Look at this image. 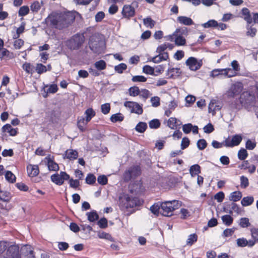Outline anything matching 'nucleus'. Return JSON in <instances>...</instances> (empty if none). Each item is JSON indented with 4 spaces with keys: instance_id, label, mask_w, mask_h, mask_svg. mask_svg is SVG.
<instances>
[{
    "instance_id": "6",
    "label": "nucleus",
    "mask_w": 258,
    "mask_h": 258,
    "mask_svg": "<svg viewBox=\"0 0 258 258\" xmlns=\"http://www.w3.org/2000/svg\"><path fill=\"white\" fill-rule=\"evenodd\" d=\"M84 39L83 35L76 34L67 41V46L71 50H77L83 44Z\"/></svg>"
},
{
    "instance_id": "46",
    "label": "nucleus",
    "mask_w": 258,
    "mask_h": 258,
    "mask_svg": "<svg viewBox=\"0 0 258 258\" xmlns=\"http://www.w3.org/2000/svg\"><path fill=\"white\" fill-rule=\"evenodd\" d=\"M30 11L29 8L27 6L21 7L18 12V15L20 17H23L27 15Z\"/></svg>"
},
{
    "instance_id": "39",
    "label": "nucleus",
    "mask_w": 258,
    "mask_h": 258,
    "mask_svg": "<svg viewBox=\"0 0 258 258\" xmlns=\"http://www.w3.org/2000/svg\"><path fill=\"white\" fill-rule=\"evenodd\" d=\"M198 240V236L196 234H190L186 240V245L191 246Z\"/></svg>"
},
{
    "instance_id": "53",
    "label": "nucleus",
    "mask_w": 258,
    "mask_h": 258,
    "mask_svg": "<svg viewBox=\"0 0 258 258\" xmlns=\"http://www.w3.org/2000/svg\"><path fill=\"white\" fill-rule=\"evenodd\" d=\"M240 186L242 188H246L249 185L248 179L242 175L240 177Z\"/></svg>"
},
{
    "instance_id": "11",
    "label": "nucleus",
    "mask_w": 258,
    "mask_h": 258,
    "mask_svg": "<svg viewBox=\"0 0 258 258\" xmlns=\"http://www.w3.org/2000/svg\"><path fill=\"white\" fill-rule=\"evenodd\" d=\"M70 175L66 172L61 171L60 174H54L51 176V181L57 185H62L64 180L69 179Z\"/></svg>"
},
{
    "instance_id": "57",
    "label": "nucleus",
    "mask_w": 258,
    "mask_h": 258,
    "mask_svg": "<svg viewBox=\"0 0 258 258\" xmlns=\"http://www.w3.org/2000/svg\"><path fill=\"white\" fill-rule=\"evenodd\" d=\"M110 110V105L108 103H104L101 105V112L106 115L109 113Z\"/></svg>"
},
{
    "instance_id": "28",
    "label": "nucleus",
    "mask_w": 258,
    "mask_h": 258,
    "mask_svg": "<svg viewBox=\"0 0 258 258\" xmlns=\"http://www.w3.org/2000/svg\"><path fill=\"white\" fill-rule=\"evenodd\" d=\"M254 202V198L252 196H247L243 198L241 201V204L243 207H247L251 205Z\"/></svg>"
},
{
    "instance_id": "19",
    "label": "nucleus",
    "mask_w": 258,
    "mask_h": 258,
    "mask_svg": "<svg viewBox=\"0 0 258 258\" xmlns=\"http://www.w3.org/2000/svg\"><path fill=\"white\" fill-rule=\"evenodd\" d=\"M45 160H47V165L49 170L56 171L59 169L58 164L51 159L50 155L47 156Z\"/></svg>"
},
{
    "instance_id": "17",
    "label": "nucleus",
    "mask_w": 258,
    "mask_h": 258,
    "mask_svg": "<svg viewBox=\"0 0 258 258\" xmlns=\"http://www.w3.org/2000/svg\"><path fill=\"white\" fill-rule=\"evenodd\" d=\"M15 57L14 53L10 51L7 49L4 48L0 49V58L3 59L6 58L7 59H13Z\"/></svg>"
},
{
    "instance_id": "37",
    "label": "nucleus",
    "mask_w": 258,
    "mask_h": 258,
    "mask_svg": "<svg viewBox=\"0 0 258 258\" xmlns=\"http://www.w3.org/2000/svg\"><path fill=\"white\" fill-rule=\"evenodd\" d=\"M147 128V124L144 122H139L136 126L135 130L140 133H144Z\"/></svg>"
},
{
    "instance_id": "7",
    "label": "nucleus",
    "mask_w": 258,
    "mask_h": 258,
    "mask_svg": "<svg viewBox=\"0 0 258 258\" xmlns=\"http://www.w3.org/2000/svg\"><path fill=\"white\" fill-rule=\"evenodd\" d=\"M139 6L138 2L134 1L131 5H125L123 7L121 14L124 18L130 19L135 15V9Z\"/></svg>"
},
{
    "instance_id": "48",
    "label": "nucleus",
    "mask_w": 258,
    "mask_h": 258,
    "mask_svg": "<svg viewBox=\"0 0 258 258\" xmlns=\"http://www.w3.org/2000/svg\"><path fill=\"white\" fill-rule=\"evenodd\" d=\"M133 177H136L141 173L140 168L138 166H135L129 168Z\"/></svg>"
},
{
    "instance_id": "49",
    "label": "nucleus",
    "mask_w": 258,
    "mask_h": 258,
    "mask_svg": "<svg viewBox=\"0 0 258 258\" xmlns=\"http://www.w3.org/2000/svg\"><path fill=\"white\" fill-rule=\"evenodd\" d=\"M5 178L9 182L13 183L16 181L15 175L10 171H7L5 173Z\"/></svg>"
},
{
    "instance_id": "5",
    "label": "nucleus",
    "mask_w": 258,
    "mask_h": 258,
    "mask_svg": "<svg viewBox=\"0 0 258 258\" xmlns=\"http://www.w3.org/2000/svg\"><path fill=\"white\" fill-rule=\"evenodd\" d=\"M89 46L92 52L97 54L103 53L105 48L104 41L96 34L90 37Z\"/></svg>"
},
{
    "instance_id": "63",
    "label": "nucleus",
    "mask_w": 258,
    "mask_h": 258,
    "mask_svg": "<svg viewBox=\"0 0 258 258\" xmlns=\"http://www.w3.org/2000/svg\"><path fill=\"white\" fill-rule=\"evenodd\" d=\"M151 95L150 92L147 89H142L140 91L139 95L140 97L143 98L145 101Z\"/></svg>"
},
{
    "instance_id": "51",
    "label": "nucleus",
    "mask_w": 258,
    "mask_h": 258,
    "mask_svg": "<svg viewBox=\"0 0 258 258\" xmlns=\"http://www.w3.org/2000/svg\"><path fill=\"white\" fill-rule=\"evenodd\" d=\"M140 90L139 87L136 86L132 87L128 89V93L131 96H137L139 95Z\"/></svg>"
},
{
    "instance_id": "36",
    "label": "nucleus",
    "mask_w": 258,
    "mask_h": 258,
    "mask_svg": "<svg viewBox=\"0 0 258 258\" xmlns=\"http://www.w3.org/2000/svg\"><path fill=\"white\" fill-rule=\"evenodd\" d=\"M88 220L90 222H93L99 219V216L95 211H93L91 212L86 213Z\"/></svg>"
},
{
    "instance_id": "32",
    "label": "nucleus",
    "mask_w": 258,
    "mask_h": 258,
    "mask_svg": "<svg viewBox=\"0 0 258 258\" xmlns=\"http://www.w3.org/2000/svg\"><path fill=\"white\" fill-rule=\"evenodd\" d=\"M123 119L124 116L120 113L113 114L110 117V121L113 123L122 121Z\"/></svg>"
},
{
    "instance_id": "38",
    "label": "nucleus",
    "mask_w": 258,
    "mask_h": 258,
    "mask_svg": "<svg viewBox=\"0 0 258 258\" xmlns=\"http://www.w3.org/2000/svg\"><path fill=\"white\" fill-rule=\"evenodd\" d=\"M223 223L226 226H230L233 222V219L230 215H225L221 217Z\"/></svg>"
},
{
    "instance_id": "41",
    "label": "nucleus",
    "mask_w": 258,
    "mask_h": 258,
    "mask_svg": "<svg viewBox=\"0 0 258 258\" xmlns=\"http://www.w3.org/2000/svg\"><path fill=\"white\" fill-rule=\"evenodd\" d=\"M239 225L241 228H247L250 225L249 219L245 217L240 218L239 220Z\"/></svg>"
},
{
    "instance_id": "58",
    "label": "nucleus",
    "mask_w": 258,
    "mask_h": 258,
    "mask_svg": "<svg viewBox=\"0 0 258 258\" xmlns=\"http://www.w3.org/2000/svg\"><path fill=\"white\" fill-rule=\"evenodd\" d=\"M97 224L99 226V227L101 229L106 228L108 226L107 219L104 217L101 218L97 222Z\"/></svg>"
},
{
    "instance_id": "55",
    "label": "nucleus",
    "mask_w": 258,
    "mask_h": 258,
    "mask_svg": "<svg viewBox=\"0 0 258 258\" xmlns=\"http://www.w3.org/2000/svg\"><path fill=\"white\" fill-rule=\"evenodd\" d=\"M127 68V66L124 63H121L115 66L114 70L119 74H122Z\"/></svg>"
},
{
    "instance_id": "52",
    "label": "nucleus",
    "mask_w": 258,
    "mask_h": 258,
    "mask_svg": "<svg viewBox=\"0 0 258 258\" xmlns=\"http://www.w3.org/2000/svg\"><path fill=\"white\" fill-rule=\"evenodd\" d=\"M241 101L236 99L233 102H232L230 105V107L232 110H237L240 109L241 106Z\"/></svg>"
},
{
    "instance_id": "9",
    "label": "nucleus",
    "mask_w": 258,
    "mask_h": 258,
    "mask_svg": "<svg viewBox=\"0 0 258 258\" xmlns=\"http://www.w3.org/2000/svg\"><path fill=\"white\" fill-rule=\"evenodd\" d=\"M185 64L190 71H196L202 66L203 62L202 60H198L197 58L191 56L186 60Z\"/></svg>"
},
{
    "instance_id": "54",
    "label": "nucleus",
    "mask_w": 258,
    "mask_h": 258,
    "mask_svg": "<svg viewBox=\"0 0 258 258\" xmlns=\"http://www.w3.org/2000/svg\"><path fill=\"white\" fill-rule=\"evenodd\" d=\"M256 143L255 141H251L250 139H248L245 143V148L246 149L249 150H252L256 147Z\"/></svg>"
},
{
    "instance_id": "14",
    "label": "nucleus",
    "mask_w": 258,
    "mask_h": 258,
    "mask_svg": "<svg viewBox=\"0 0 258 258\" xmlns=\"http://www.w3.org/2000/svg\"><path fill=\"white\" fill-rule=\"evenodd\" d=\"M221 108L222 104L220 101L216 99H212L208 106L209 112H211L214 115H215L216 111L220 110Z\"/></svg>"
},
{
    "instance_id": "13",
    "label": "nucleus",
    "mask_w": 258,
    "mask_h": 258,
    "mask_svg": "<svg viewBox=\"0 0 258 258\" xmlns=\"http://www.w3.org/2000/svg\"><path fill=\"white\" fill-rule=\"evenodd\" d=\"M224 211L229 214H232L233 212L237 214L241 212L240 208L235 202L225 203Z\"/></svg>"
},
{
    "instance_id": "44",
    "label": "nucleus",
    "mask_w": 258,
    "mask_h": 258,
    "mask_svg": "<svg viewBox=\"0 0 258 258\" xmlns=\"http://www.w3.org/2000/svg\"><path fill=\"white\" fill-rule=\"evenodd\" d=\"M143 23L147 27L152 28L155 24V22L151 18L148 17L143 19Z\"/></svg>"
},
{
    "instance_id": "8",
    "label": "nucleus",
    "mask_w": 258,
    "mask_h": 258,
    "mask_svg": "<svg viewBox=\"0 0 258 258\" xmlns=\"http://www.w3.org/2000/svg\"><path fill=\"white\" fill-rule=\"evenodd\" d=\"M243 87L242 83L236 82L231 85L230 89L227 91L226 95L228 97L234 98L242 92Z\"/></svg>"
},
{
    "instance_id": "3",
    "label": "nucleus",
    "mask_w": 258,
    "mask_h": 258,
    "mask_svg": "<svg viewBox=\"0 0 258 258\" xmlns=\"http://www.w3.org/2000/svg\"><path fill=\"white\" fill-rule=\"evenodd\" d=\"M141 204L137 198L128 195L122 194L119 197V207L121 211H125L129 208H133Z\"/></svg>"
},
{
    "instance_id": "47",
    "label": "nucleus",
    "mask_w": 258,
    "mask_h": 258,
    "mask_svg": "<svg viewBox=\"0 0 258 258\" xmlns=\"http://www.w3.org/2000/svg\"><path fill=\"white\" fill-rule=\"evenodd\" d=\"M159 203H155L150 207V211L152 213L156 215H158L159 211H160L161 206Z\"/></svg>"
},
{
    "instance_id": "50",
    "label": "nucleus",
    "mask_w": 258,
    "mask_h": 258,
    "mask_svg": "<svg viewBox=\"0 0 258 258\" xmlns=\"http://www.w3.org/2000/svg\"><path fill=\"white\" fill-rule=\"evenodd\" d=\"M237 156L239 160H244L247 158L248 153L246 149L242 148L238 151Z\"/></svg>"
},
{
    "instance_id": "31",
    "label": "nucleus",
    "mask_w": 258,
    "mask_h": 258,
    "mask_svg": "<svg viewBox=\"0 0 258 258\" xmlns=\"http://www.w3.org/2000/svg\"><path fill=\"white\" fill-rule=\"evenodd\" d=\"M174 42L177 46H184L186 44V39L184 36L176 34Z\"/></svg>"
},
{
    "instance_id": "27",
    "label": "nucleus",
    "mask_w": 258,
    "mask_h": 258,
    "mask_svg": "<svg viewBox=\"0 0 258 258\" xmlns=\"http://www.w3.org/2000/svg\"><path fill=\"white\" fill-rule=\"evenodd\" d=\"M180 124H178L177 120L175 117H170L167 121L168 127L173 130H176L178 128V126H179Z\"/></svg>"
},
{
    "instance_id": "29",
    "label": "nucleus",
    "mask_w": 258,
    "mask_h": 258,
    "mask_svg": "<svg viewBox=\"0 0 258 258\" xmlns=\"http://www.w3.org/2000/svg\"><path fill=\"white\" fill-rule=\"evenodd\" d=\"M189 173L191 176H195L201 173V167L198 164H194L190 166Z\"/></svg>"
},
{
    "instance_id": "25",
    "label": "nucleus",
    "mask_w": 258,
    "mask_h": 258,
    "mask_svg": "<svg viewBox=\"0 0 258 258\" xmlns=\"http://www.w3.org/2000/svg\"><path fill=\"white\" fill-rule=\"evenodd\" d=\"M242 192L240 191H235L231 192L229 196V200L233 202L239 201L242 198Z\"/></svg>"
},
{
    "instance_id": "24",
    "label": "nucleus",
    "mask_w": 258,
    "mask_h": 258,
    "mask_svg": "<svg viewBox=\"0 0 258 258\" xmlns=\"http://www.w3.org/2000/svg\"><path fill=\"white\" fill-rule=\"evenodd\" d=\"M65 157L70 160L76 159L78 156V153L77 151L73 149H68L65 152Z\"/></svg>"
},
{
    "instance_id": "35",
    "label": "nucleus",
    "mask_w": 258,
    "mask_h": 258,
    "mask_svg": "<svg viewBox=\"0 0 258 258\" xmlns=\"http://www.w3.org/2000/svg\"><path fill=\"white\" fill-rule=\"evenodd\" d=\"M85 114L86 115L85 118L87 121L89 122L95 116L96 113L92 108H89L85 111Z\"/></svg>"
},
{
    "instance_id": "45",
    "label": "nucleus",
    "mask_w": 258,
    "mask_h": 258,
    "mask_svg": "<svg viewBox=\"0 0 258 258\" xmlns=\"http://www.w3.org/2000/svg\"><path fill=\"white\" fill-rule=\"evenodd\" d=\"M22 68L28 74L34 73L33 67L30 63L25 62L23 64Z\"/></svg>"
},
{
    "instance_id": "12",
    "label": "nucleus",
    "mask_w": 258,
    "mask_h": 258,
    "mask_svg": "<svg viewBox=\"0 0 258 258\" xmlns=\"http://www.w3.org/2000/svg\"><path fill=\"white\" fill-rule=\"evenodd\" d=\"M242 138L241 135L236 134L232 136L231 139L228 138L224 140L225 147L227 148H232L238 146L240 144Z\"/></svg>"
},
{
    "instance_id": "22",
    "label": "nucleus",
    "mask_w": 258,
    "mask_h": 258,
    "mask_svg": "<svg viewBox=\"0 0 258 258\" xmlns=\"http://www.w3.org/2000/svg\"><path fill=\"white\" fill-rule=\"evenodd\" d=\"M177 21L180 24L186 26H190L194 24L192 20L190 18L186 16H179L177 18Z\"/></svg>"
},
{
    "instance_id": "33",
    "label": "nucleus",
    "mask_w": 258,
    "mask_h": 258,
    "mask_svg": "<svg viewBox=\"0 0 258 258\" xmlns=\"http://www.w3.org/2000/svg\"><path fill=\"white\" fill-rule=\"evenodd\" d=\"M201 25L204 28H216L218 26V22L215 20L211 19L202 24Z\"/></svg>"
},
{
    "instance_id": "15",
    "label": "nucleus",
    "mask_w": 258,
    "mask_h": 258,
    "mask_svg": "<svg viewBox=\"0 0 258 258\" xmlns=\"http://www.w3.org/2000/svg\"><path fill=\"white\" fill-rule=\"evenodd\" d=\"M144 187L141 181H136L130 186V190L132 193L140 194L144 191Z\"/></svg>"
},
{
    "instance_id": "1",
    "label": "nucleus",
    "mask_w": 258,
    "mask_h": 258,
    "mask_svg": "<svg viewBox=\"0 0 258 258\" xmlns=\"http://www.w3.org/2000/svg\"><path fill=\"white\" fill-rule=\"evenodd\" d=\"M75 19L74 15L70 12L52 13L45 19V22L56 29L62 30L69 27Z\"/></svg>"
},
{
    "instance_id": "23",
    "label": "nucleus",
    "mask_w": 258,
    "mask_h": 258,
    "mask_svg": "<svg viewBox=\"0 0 258 258\" xmlns=\"http://www.w3.org/2000/svg\"><path fill=\"white\" fill-rule=\"evenodd\" d=\"M241 14L243 16L244 20L246 21L248 24H250L252 22V18L250 14V12L247 8H242L241 10Z\"/></svg>"
},
{
    "instance_id": "4",
    "label": "nucleus",
    "mask_w": 258,
    "mask_h": 258,
    "mask_svg": "<svg viewBox=\"0 0 258 258\" xmlns=\"http://www.w3.org/2000/svg\"><path fill=\"white\" fill-rule=\"evenodd\" d=\"M181 202L176 201H168L161 203L160 213L164 216H171L173 211L181 206Z\"/></svg>"
},
{
    "instance_id": "59",
    "label": "nucleus",
    "mask_w": 258,
    "mask_h": 258,
    "mask_svg": "<svg viewBox=\"0 0 258 258\" xmlns=\"http://www.w3.org/2000/svg\"><path fill=\"white\" fill-rule=\"evenodd\" d=\"M175 34L182 36H186L188 34V29L185 27L177 28L175 31Z\"/></svg>"
},
{
    "instance_id": "16",
    "label": "nucleus",
    "mask_w": 258,
    "mask_h": 258,
    "mask_svg": "<svg viewBox=\"0 0 258 258\" xmlns=\"http://www.w3.org/2000/svg\"><path fill=\"white\" fill-rule=\"evenodd\" d=\"M236 243L239 247H243L248 246L251 247L255 244V241L254 240H247L246 238L242 237L237 239Z\"/></svg>"
},
{
    "instance_id": "30",
    "label": "nucleus",
    "mask_w": 258,
    "mask_h": 258,
    "mask_svg": "<svg viewBox=\"0 0 258 258\" xmlns=\"http://www.w3.org/2000/svg\"><path fill=\"white\" fill-rule=\"evenodd\" d=\"M221 75L227 78H232L235 76V74H233L231 68L220 69Z\"/></svg>"
},
{
    "instance_id": "21",
    "label": "nucleus",
    "mask_w": 258,
    "mask_h": 258,
    "mask_svg": "<svg viewBox=\"0 0 258 258\" xmlns=\"http://www.w3.org/2000/svg\"><path fill=\"white\" fill-rule=\"evenodd\" d=\"M180 74V69L177 68H169L167 71V76L168 78L174 79Z\"/></svg>"
},
{
    "instance_id": "26",
    "label": "nucleus",
    "mask_w": 258,
    "mask_h": 258,
    "mask_svg": "<svg viewBox=\"0 0 258 258\" xmlns=\"http://www.w3.org/2000/svg\"><path fill=\"white\" fill-rule=\"evenodd\" d=\"M89 121L83 117H79L78 118L77 126L81 132H84L85 130V126L87 125Z\"/></svg>"
},
{
    "instance_id": "61",
    "label": "nucleus",
    "mask_w": 258,
    "mask_h": 258,
    "mask_svg": "<svg viewBox=\"0 0 258 258\" xmlns=\"http://www.w3.org/2000/svg\"><path fill=\"white\" fill-rule=\"evenodd\" d=\"M143 72L148 75L154 74V69L149 65H146L143 68Z\"/></svg>"
},
{
    "instance_id": "2",
    "label": "nucleus",
    "mask_w": 258,
    "mask_h": 258,
    "mask_svg": "<svg viewBox=\"0 0 258 258\" xmlns=\"http://www.w3.org/2000/svg\"><path fill=\"white\" fill-rule=\"evenodd\" d=\"M0 258H21L18 245H10L5 241H0Z\"/></svg>"
},
{
    "instance_id": "60",
    "label": "nucleus",
    "mask_w": 258,
    "mask_h": 258,
    "mask_svg": "<svg viewBox=\"0 0 258 258\" xmlns=\"http://www.w3.org/2000/svg\"><path fill=\"white\" fill-rule=\"evenodd\" d=\"M197 145L199 150H203L206 148L207 143L205 139H200L198 141Z\"/></svg>"
},
{
    "instance_id": "40",
    "label": "nucleus",
    "mask_w": 258,
    "mask_h": 258,
    "mask_svg": "<svg viewBox=\"0 0 258 258\" xmlns=\"http://www.w3.org/2000/svg\"><path fill=\"white\" fill-rule=\"evenodd\" d=\"M94 66L97 70L102 71L106 69V63L103 60H100L95 62Z\"/></svg>"
},
{
    "instance_id": "18",
    "label": "nucleus",
    "mask_w": 258,
    "mask_h": 258,
    "mask_svg": "<svg viewBox=\"0 0 258 258\" xmlns=\"http://www.w3.org/2000/svg\"><path fill=\"white\" fill-rule=\"evenodd\" d=\"M28 174L29 176L34 177L37 176L39 172L38 165L29 164L27 167Z\"/></svg>"
},
{
    "instance_id": "64",
    "label": "nucleus",
    "mask_w": 258,
    "mask_h": 258,
    "mask_svg": "<svg viewBox=\"0 0 258 258\" xmlns=\"http://www.w3.org/2000/svg\"><path fill=\"white\" fill-rule=\"evenodd\" d=\"M40 8V4L37 1L34 2L30 6L31 10L35 13L38 12Z\"/></svg>"
},
{
    "instance_id": "42",
    "label": "nucleus",
    "mask_w": 258,
    "mask_h": 258,
    "mask_svg": "<svg viewBox=\"0 0 258 258\" xmlns=\"http://www.w3.org/2000/svg\"><path fill=\"white\" fill-rule=\"evenodd\" d=\"M161 123L159 119H153L149 122V126L150 128L157 129L160 126Z\"/></svg>"
},
{
    "instance_id": "20",
    "label": "nucleus",
    "mask_w": 258,
    "mask_h": 258,
    "mask_svg": "<svg viewBox=\"0 0 258 258\" xmlns=\"http://www.w3.org/2000/svg\"><path fill=\"white\" fill-rule=\"evenodd\" d=\"M3 132H7L11 136H15L18 134V129L12 127L11 124H6L2 128Z\"/></svg>"
},
{
    "instance_id": "10",
    "label": "nucleus",
    "mask_w": 258,
    "mask_h": 258,
    "mask_svg": "<svg viewBox=\"0 0 258 258\" xmlns=\"http://www.w3.org/2000/svg\"><path fill=\"white\" fill-rule=\"evenodd\" d=\"M124 106L128 108L131 113H136L138 115H141L143 113L142 106L136 102L125 101L124 103Z\"/></svg>"
},
{
    "instance_id": "62",
    "label": "nucleus",
    "mask_w": 258,
    "mask_h": 258,
    "mask_svg": "<svg viewBox=\"0 0 258 258\" xmlns=\"http://www.w3.org/2000/svg\"><path fill=\"white\" fill-rule=\"evenodd\" d=\"M96 181V177L91 173L87 175L86 178V182L87 184H93Z\"/></svg>"
},
{
    "instance_id": "34",
    "label": "nucleus",
    "mask_w": 258,
    "mask_h": 258,
    "mask_svg": "<svg viewBox=\"0 0 258 258\" xmlns=\"http://www.w3.org/2000/svg\"><path fill=\"white\" fill-rule=\"evenodd\" d=\"M231 66L232 67V74H235V76H236L238 74V72L240 70L239 64L237 60H234L231 62Z\"/></svg>"
},
{
    "instance_id": "56",
    "label": "nucleus",
    "mask_w": 258,
    "mask_h": 258,
    "mask_svg": "<svg viewBox=\"0 0 258 258\" xmlns=\"http://www.w3.org/2000/svg\"><path fill=\"white\" fill-rule=\"evenodd\" d=\"M47 67L42 63H37L36 66V71L39 74H41L47 71Z\"/></svg>"
},
{
    "instance_id": "43",
    "label": "nucleus",
    "mask_w": 258,
    "mask_h": 258,
    "mask_svg": "<svg viewBox=\"0 0 258 258\" xmlns=\"http://www.w3.org/2000/svg\"><path fill=\"white\" fill-rule=\"evenodd\" d=\"M10 198V194L9 192L0 190V200L4 202H8Z\"/></svg>"
}]
</instances>
